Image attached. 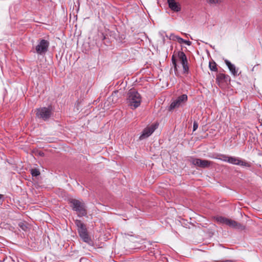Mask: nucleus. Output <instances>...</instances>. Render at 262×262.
<instances>
[{"mask_svg":"<svg viewBox=\"0 0 262 262\" xmlns=\"http://www.w3.org/2000/svg\"><path fill=\"white\" fill-rule=\"evenodd\" d=\"M128 104L132 109H135L140 106L141 97L140 94L135 90H130L128 92Z\"/></svg>","mask_w":262,"mask_h":262,"instance_id":"f257e3e1","label":"nucleus"},{"mask_svg":"<svg viewBox=\"0 0 262 262\" xmlns=\"http://www.w3.org/2000/svg\"><path fill=\"white\" fill-rule=\"evenodd\" d=\"M53 111L51 106L42 107L36 109V117L44 121L48 120L53 115Z\"/></svg>","mask_w":262,"mask_h":262,"instance_id":"f03ea898","label":"nucleus"},{"mask_svg":"<svg viewBox=\"0 0 262 262\" xmlns=\"http://www.w3.org/2000/svg\"><path fill=\"white\" fill-rule=\"evenodd\" d=\"M75 224L77 227L78 232L83 242L89 243L91 239L88 234L87 229L85 225L79 220L75 221Z\"/></svg>","mask_w":262,"mask_h":262,"instance_id":"7ed1b4c3","label":"nucleus"},{"mask_svg":"<svg viewBox=\"0 0 262 262\" xmlns=\"http://www.w3.org/2000/svg\"><path fill=\"white\" fill-rule=\"evenodd\" d=\"M72 207L74 211H77L79 217L85 216L87 214L84 205L79 200L73 199L71 201Z\"/></svg>","mask_w":262,"mask_h":262,"instance_id":"20e7f679","label":"nucleus"},{"mask_svg":"<svg viewBox=\"0 0 262 262\" xmlns=\"http://www.w3.org/2000/svg\"><path fill=\"white\" fill-rule=\"evenodd\" d=\"M187 100L188 96L186 94H183L179 96L176 99L171 102L169 106V111H171L174 108L184 106L187 101Z\"/></svg>","mask_w":262,"mask_h":262,"instance_id":"39448f33","label":"nucleus"},{"mask_svg":"<svg viewBox=\"0 0 262 262\" xmlns=\"http://www.w3.org/2000/svg\"><path fill=\"white\" fill-rule=\"evenodd\" d=\"M49 45V41L43 39H40L35 47L36 52L39 55L45 54L47 52Z\"/></svg>","mask_w":262,"mask_h":262,"instance_id":"423d86ee","label":"nucleus"},{"mask_svg":"<svg viewBox=\"0 0 262 262\" xmlns=\"http://www.w3.org/2000/svg\"><path fill=\"white\" fill-rule=\"evenodd\" d=\"M189 161L192 164L203 168L209 167L213 163L210 161L193 158H191Z\"/></svg>","mask_w":262,"mask_h":262,"instance_id":"0eeeda50","label":"nucleus"},{"mask_svg":"<svg viewBox=\"0 0 262 262\" xmlns=\"http://www.w3.org/2000/svg\"><path fill=\"white\" fill-rule=\"evenodd\" d=\"M228 163L233 165H239L241 166H245L250 167L251 164L250 162L243 160L239 158L235 157L229 156Z\"/></svg>","mask_w":262,"mask_h":262,"instance_id":"6e6552de","label":"nucleus"},{"mask_svg":"<svg viewBox=\"0 0 262 262\" xmlns=\"http://www.w3.org/2000/svg\"><path fill=\"white\" fill-rule=\"evenodd\" d=\"M157 128V125L156 124H152L151 126L146 127L143 130L142 134L139 137V139L140 140H142L148 137L152 134V133L156 130Z\"/></svg>","mask_w":262,"mask_h":262,"instance_id":"1a4fd4ad","label":"nucleus"},{"mask_svg":"<svg viewBox=\"0 0 262 262\" xmlns=\"http://www.w3.org/2000/svg\"><path fill=\"white\" fill-rule=\"evenodd\" d=\"M167 3L170 9L173 12H178L181 11L180 4L176 2L175 0H167Z\"/></svg>","mask_w":262,"mask_h":262,"instance_id":"9d476101","label":"nucleus"},{"mask_svg":"<svg viewBox=\"0 0 262 262\" xmlns=\"http://www.w3.org/2000/svg\"><path fill=\"white\" fill-rule=\"evenodd\" d=\"M225 62L233 75L237 76L239 75L238 74V69L236 68L234 64L231 63L227 59L225 60Z\"/></svg>","mask_w":262,"mask_h":262,"instance_id":"9b49d317","label":"nucleus"},{"mask_svg":"<svg viewBox=\"0 0 262 262\" xmlns=\"http://www.w3.org/2000/svg\"><path fill=\"white\" fill-rule=\"evenodd\" d=\"M227 225L229 226L230 227L233 228H236V229H244L245 227L243 225H242L240 223L230 219L228 220L227 224Z\"/></svg>","mask_w":262,"mask_h":262,"instance_id":"f8f14e48","label":"nucleus"},{"mask_svg":"<svg viewBox=\"0 0 262 262\" xmlns=\"http://www.w3.org/2000/svg\"><path fill=\"white\" fill-rule=\"evenodd\" d=\"M216 81L220 82H228L230 81V77L229 75L223 73H220L216 76Z\"/></svg>","mask_w":262,"mask_h":262,"instance_id":"ddd939ff","label":"nucleus"},{"mask_svg":"<svg viewBox=\"0 0 262 262\" xmlns=\"http://www.w3.org/2000/svg\"><path fill=\"white\" fill-rule=\"evenodd\" d=\"M177 55L180 60H181V64L188 61L187 57L183 51H178Z\"/></svg>","mask_w":262,"mask_h":262,"instance_id":"4468645a","label":"nucleus"},{"mask_svg":"<svg viewBox=\"0 0 262 262\" xmlns=\"http://www.w3.org/2000/svg\"><path fill=\"white\" fill-rule=\"evenodd\" d=\"M214 220H215V221L217 223H218L219 224H223L226 225L228 219L225 217H223V216H217L214 217Z\"/></svg>","mask_w":262,"mask_h":262,"instance_id":"2eb2a0df","label":"nucleus"},{"mask_svg":"<svg viewBox=\"0 0 262 262\" xmlns=\"http://www.w3.org/2000/svg\"><path fill=\"white\" fill-rule=\"evenodd\" d=\"M229 158V156H228L227 155H223V154H220V155H217V157H216L214 158L220 160L221 161L228 163Z\"/></svg>","mask_w":262,"mask_h":262,"instance_id":"dca6fc26","label":"nucleus"},{"mask_svg":"<svg viewBox=\"0 0 262 262\" xmlns=\"http://www.w3.org/2000/svg\"><path fill=\"white\" fill-rule=\"evenodd\" d=\"M183 72L184 74H188L189 72V67L188 66V61L182 63Z\"/></svg>","mask_w":262,"mask_h":262,"instance_id":"f3484780","label":"nucleus"},{"mask_svg":"<svg viewBox=\"0 0 262 262\" xmlns=\"http://www.w3.org/2000/svg\"><path fill=\"white\" fill-rule=\"evenodd\" d=\"M209 67L210 68V70L212 71H216L217 69L216 68V65L215 62H209Z\"/></svg>","mask_w":262,"mask_h":262,"instance_id":"a211bd4d","label":"nucleus"},{"mask_svg":"<svg viewBox=\"0 0 262 262\" xmlns=\"http://www.w3.org/2000/svg\"><path fill=\"white\" fill-rule=\"evenodd\" d=\"M31 173L33 177H37L40 174L39 171L36 168L32 169L31 170Z\"/></svg>","mask_w":262,"mask_h":262,"instance_id":"6ab92c4d","label":"nucleus"},{"mask_svg":"<svg viewBox=\"0 0 262 262\" xmlns=\"http://www.w3.org/2000/svg\"><path fill=\"white\" fill-rule=\"evenodd\" d=\"M171 61H172V64L174 67V71H177V62H176V59L174 55H172V56Z\"/></svg>","mask_w":262,"mask_h":262,"instance_id":"aec40b11","label":"nucleus"},{"mask_svg":"<svg viewBox=\"0 0 262 262\" xmlns=\"http://www.w3.org/2000/svg\"><path fill=\"white\" fill-rule=\"evenodd\" d=\"M208 3L210 4H218L220 2L219 0H207Z\"/></svg>","mask_w":262,"mask_h":262,"instance_id":"412c9836","label":"nucleus"},{"mask_svg":"<svg viewBox=\"0 0 262 262\" xmlns=\"http://www.w3.org/2000/svg\"><path fill=\"white\" fill-rule=\"evenodd\" d=\"M174 37L179 43H182L183 42L184 39H183L182 38H181L178 36H174Z\"/></svg>","mask_w":262,"mask_h":262,"instance_id":"4be33fe9","label":"nucleus"},{"mask_svg":"<svg viewBox=\"0 0 262 262\" xmlns=\"http://www.w3.org/2000/svg\"><path fill=\"white\" fill-rule=\"evenodd\" d=\"M198 128V124L196 122H194L193 124V130L195 131Z\"/></svg>","mask_w":262,"mask_h":262,"instance_id":"5701e85b","label":"nucleus"},{"mask_svg":"<svg viewBox=\"0 0 262 262\" xmlns=\"http://www.w3.org/2000/svg\"><path fill=\"white\" fill-rule=\"evenodd\" d=\"M184 43L188 45V46H190L191 44V42L189 40H184V41L183 42Z\"/></svg>","mask_w":262,"mask_h":262,"instance_id":"b1692460","label":"nucleus"},{"mask_svg":"<svg viewBox=\"0 0 262 262\" xmlns=\"http://www.w3.org/2000/svg\"><path fill=\"white\" fill-rule=\"evenodd\" d=\"M2 198H3V195L0 194V205H1L2 204V202L1 201Z\"/></svg>","mask_w":262,"mask_h":262,"instance_id":"393cba45","label":"nucleus"},{"mask_svg":"<svg viewBox=\"0 0 262 262\" xmlns=\"http://www.w3.org/2000/svg\"><path fill=\"white\" fill-rule=\"evenodd\" d=\"M228 261L227 260V261H219L217 260H214L213 262H228Z\"/></svg>","mask_w":262,"mask_h":262,"instance_id":"a878e982","label":"nucleus"}]
</instances>
